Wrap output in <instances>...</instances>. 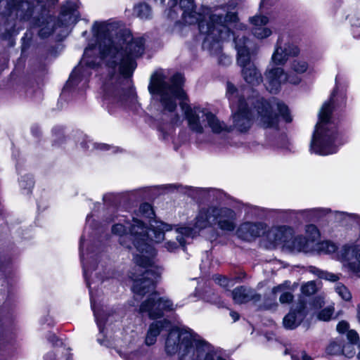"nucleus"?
<instances>
[{
  "mask_svg": "<svg viewBox=\"0 0 360 360\" xmlns=\"http://www.w3.org/2000/svg\"><path fill=\"white\" fill-rule=\"evenodd\" d=\"M343 266L353 273H360V244H347L337 253Z\"/></svg>",
  "mask_w": 360,
  "mask_h": 360,
  "instance_id": "15",
  "label": "nucleus"
},
{
  "mask_svg": "<svg viewBox=\"0 0 360 360\" xmlns=\"http://www.w3.org/2000/svg\"><path fill=\"white\" fill-rule=\"evenodd\" d=\"M347 339L349 340V343L354 344L356 342L359 338L358 334L354 330H349L347 334Z\"/></svg>",
  "mask_w": 360,
  "mask_h": 360,
  "instance_id": "39",
  "label": "nucleus"
},
{
  "mask_svg": "<svg viewBox=\"0 0 360 360\" xmlns=\"http://www.w3.org/2000/svg\"><path fill=\"white\" fill-rule=\"evenodd\" d=\"M237 51V63L241 68V73L245 81L255 86L262 82V77L255 64L251 61L250 45V41L244 35L238 34L234 37Z\"/></svg>",
  "mask_w": 360,
  "mask_h": 360,
  "instance_id": "10",
  "label": "nucleus"
},
{
  "mask_svg": "<svg viewBox=\"0 0 360 360\" xmlns=\"http://www.w3.org/2000/svg\"><path fill=\"white\" fill-rule=\"evenodd\" d=\"M182 18L188 25L198 22L199 30L205 35L202 47L212 54H219L221 51V42L229 38L230 26L238 20L235 12L230 11L226 6L205 8L202 14L194 12L193 0H180Z\"/></svg>",
  "mask_w": 360,
  "mask_h": 360,
  "instance_id": "4",
  "label": "nucleus"
},
{
  "mask_svg": "<svg viewBox=\"0 0 360 360\" xmlns=\"http://www.w3.org/2000/svg\"><path fill=\"white\" fill-rule=\"evenodd\" d=\"M170 13H172V11H170ZM169 15L170 18H173L172 13H169Z\"/></svg>",
  "mask_w": 360,
  "mask_h": 360,
  "instance_id": "50",
  "label": "nucleus"
},
{
  "mask_svg": "<svg viewBox=\"0 0 360 360\" xmlns=\"http://www.w3.org/2000/svg\"><path fill=\"white\" fill-rule=\"evenodd\" d=\"M119 23L112 20L96 21L91 27L92 38L85 49L78 67L71 73L67 86L77 84L101 60L108 74L101 90L103 104L109 109L124 108L137 110V99L129 77L136 68V58L144 50L143 37H134L128 30L118 31Z\"/></svg>",
  "mask_w": 360,
  "mask_h": 360,
  "instance_id": "1",
  "label": "nucleus"
},
{
  "mask_svg": "<svg viewBox=\"0 0 360 360\" xmlns=\"http://www.w3.org/2000/svg\"><path fill=\"white\" fill-rule=\"evenodd\" d=\"M20 7L22 8V9H27V13H26L25 14V15L22 17L23 20H28L30 19V16L32 14V12L30 11V4L28 2H22L20 5Z\"/></svg>",
  "mask_w": 360,
  "mask_h": 360,
  "instance_id": "38",
  "label": "nucleus"
},
{
  "mask_svg": "<svg viewBox=\"0 0 360 360\" xmlns=\"http://www.w3.org/2000/svg\"><path fill=\"white\" fill-rule=\"evenodd\" d=\"M214 281L217 284H219V285H221L224 288L229 287L230 285V283H231V281H230L226 278L223 277L221 276H216L214 277Z\"/></svg>",
  "mask_w": 360,
  "mask_h": 360,
  "instance_id": "37",
  "label": "nucleus"
},
{
  "mask_svg": "<svg viewBox=\"0 0 360 360\" xmlns=\"http://www.w3.org/2000/svg\"><path fill=\"white\" fill-rule=\"evenodd\" d=\"M257 110V121L264 128L276 127L278 123V117L274 111L277 110L279 115L286 122L291 121L289 116L288 107L281 103H270L264 100H257V105L255 106Z\"/></svg>",
  "mask_w": 360,
  "mask_h": 360,
  "instance_id": "11",
  "label": "nucleus"
},
{
  "mask_svg": "<svg viewBox=\"0 0 360 360\" xmlns=\"http://www.w3.org/2000/svg\"><path fill=\"white\" fill-rule=\"evenodd\" d=\"M175 305L167 297H160L157 292L150 293L140 304L139 311L155 319L164 315L165 311L175 310Z\"/></svg>",
  "mask_w": 360,
  "mask_h": 360,
  "instance_id": "13",
  "label": "nucleus"
},
{
  "mask_svg": "<svg viewBox=\"0 0 360 360\" xmlns=\"http://www.w3.org/2000/svg\"><path fill=\"white\" fill-rule=\"evenodd\" d=\"M225 59L227 60V62H230V59L228 57H225Z\"/></svg>",
  "mask_w": 360,
  "mask_h": 360,
  "instance_id": "48",
  "label": "nucleus"
},
{
  "mask_svg": "<svg viewBox=\"0 0 360 360\" xmlns=\"http://www.w3.org/2000/svg\"><path fill=\"white\" fill-rule=\"evenodd\" d=\"M144 224L131 214H120L112 227V233L120 236V243L132 252L136 266L131 278L135 296L152 292L162 273V269L154 265L156 252L148 243L149 239L155 243L165 240L164 247L173 252L198 233L195 231L194 224L193 228L185 226L173 229L169 224L153 220L148 231Z\"/></svg>",
  "mask_w": 360,
  "mask_h": 360,
  "instance_id": "2",
  "label": "nucleus"
},
{
  "mask_svg": "<svg viewBox=\"0 0 360 360\" xmlns=\"http://www.w3.org/2000/svg\"><path fill=\"white\" fill-rule=\"evenodd\" d=\"M324 304L323 298L318 297L309 303L300 302L297 304L290 312L283 318V324L286 329L297 328L307 316H312L316 311Z\"/></svg>",
  "mask_w": 360,
  "mask_h": 360,
  "instance_id": "12",
  "label": "nucleus"
},
{
  "mask_svg": "<svg viewBox=\"0 0 360 360\" xmlns=\"http://www.w3.org/2000/svg\"><path fill=\"white\" fill-rule=\"evenodd\" d=\"M317 250L326 254H330L336 251L337 246L334 243L326 240L318 244Z\"/></svg>",
  "mask_w": 360,
  "mask_h": 360,
  "instance_id": "28",
  "label": "nucleus"
},
{
  "mask_svg": "<svg viewBox=\"0 0 360 360\" xmlns=\"http://www.w3.org/2000/svg\"><path fill=\"white\" fill-rule=\"evenodd\" d=\"M300 53V49L290 42L287 36H280L275 45L274 51L271 58V63L276 65H283L290 56H296Z\"/></svg>",
  "mask_w": 360,
  "mask_h": 360,
  "instance_id": "14",
  "label": "nucleus"
},
{
  "mask_svg": "<svg viewBox=\"0 0 360 360\" xmlns=\"http://www.w3.org/2000/svg\"><path fill=\"white\" fill-rule=\"evenodd\" d=\"M184 78L176 73L169 77L163 71L155 72L150 78L149 92L159 99L165 113H171V122L178 124L180 117L174 112L176 100L180 101L181 108L184 113L188 128L197 134H202L207 127L215 134L229 131L233 128L240 132L248 131L252 124V115L248 103L244 101L236 86L227 82L226 96L231 110L232 126H227L209 109L200 106H190L184 101L186 98L182 89Z\"/></svg>",
  "mask_w": 360,
  "mask_h": 360,
  "instance_id": "3",
  "label": "nucleus"
},
{
  "mask_svg": "<svg viewBox=\"0 0 360 360\" xmlns=\"http://www.w3.org/2000/svg\"><path fill=\"white\" fill-rule=\"evenodd\" d=\"M139 213L141 216L150 219L154 215L151 205L148 203H143L139 207Z\"/></svg>",
  "mask_w": 360,
  "mask_h": 360,
  "instance_id": "32",
  "label": "nucleus"
},
{
  "mask_svg": "<svg viewBox=\"0 0 360 360\" xmlns=\"http://www.w3.org/2000/svg\"><path fill=\"white\" fill-rule=\"evenodd\" d=\"M165 351L170 355L178 353L179 360H225L197 334L178 328L169 333L165 341Z\"/></svg>",
  "mask_w": 360,
  "mask_h": 360,
  "instance_id": "6",
  "label": "nucleus"
},
{
  "mask_svg": "<svg viewBox=\"0 0 360 360\" xmlns=\"http://www.w3.org/2000/svg\"><path fill=\"white\" fill-rule=\"evenodd\" d=\"M289 286L290 283L285 282L284 283L278 285L272 289V293L274 295H276L278 292H281L279 297V301L281 304L290 303L293 299L292 293L286 291Z\"/></svg>",
  "mask_w": 360,
  "mask_h": 360,
  "instance_id": "25",
  "label": "nucleus"
},
{
  "mask_svg": "<svg viewBox=\"0 0 360 360\" xmlns=\"http://www.w3.org/2000/svg\"><path fill=\"white\" fill-rule=\"evenodd\" d=\"M307 69V62L300 59L290 63V70L295 74H287L281 67H269L265 72L264 86L270 93H277L285 82L298 84L301 82L299 75L304 73Z\"/></svg>",
  "mask_w": 360,
  "mask_h": 360,
  "instance_id": "9",
  "label": "nucleus"
},
{
  "mask_svg": "<svg viewBox=\"0 0 360 360\" xmlns=\"http://www.w3.org/2000/svg\"><path fill=\"white\" fill-rule=\"evenodd\" d=\"M266 224L262 222H244L242 223L237 229V235L239 238L249 240L256 237H259L264 233L266 229Z\"/></svg>",
  "mask_w": 360,
  "mask_h": 360,
  "instance_id": "19",
  "label": "nucleus"
},
{
  "mask_svg": "<svg viewBox=\"0 0 360 360\" xmlns=\"http://www.w3.org/2000/svg\"><path fill=\"white\" fill-rule=\"evenodd\" d=\"M51 338H52V340H53L54 339H56V338L55 335H52V336H51Z\"/></svg>",
  "mask_w": 360,
  "mask_h": 360,
  "instance_id": "49",
  "label": "nucleus"
},
{
  "mask_svg": "<svg viewBox=\"0 0 360 360\" xmlns=\"http://www.w3.org/2000/svg\"><path fill=\"white\" fill-rule=\"evenodd\" d=\"M305 234L307 241L311 242V248L314 250L315 242L320 238V232L318 228L314 224H308L305 226Z\"/></svg>",
  "mask_w": 360,
  "mask_h": 360,
  "instance_id": "26",
  "label": "nucleus"
},
{
  "mask_svg": "<svg viewBox=\"0 0 360 360\" xmlns=\"http://www.w3.org/2000/svg\"><path fill=\"white\" fill-rule=\"evenodd\" d=\"M66 360H71L70 357H68Z\"/></svg>",
  "mask_w": 360,
  "mask_h": 360,
  "instance_id": "52",
  "label": "nucleus"
},
{
  "mask_svg": "<svg viewBox=\"0 0 360 360\" xmlns=\"http://www.w3.org/2000/svg\"><path fill=\"white\" fill-rule=\"evenodd\" d=\"M169 322L167 320L154 321L148 328L147 331L145 343L148 346H151L156 342L157 338L160 335L163 328H167Z\"/></svg>",
  "mask_w": 360,
  "mask_h": 360,
  "instance_id": "22",
  "label": "nucleus"
},
{
  "mask_svg": "<svg viewBox=\"0 0 360 360\" xmlns=\"http://www.w3.org/2000/svg\"><path fill=\"white\" fill-rule=\"evenodd\" d=\"M79 17L76 4L67 2L62 6L57 21L52 16L42 15L34 26L39 28V34L41 37H46L58 30H60L58 35L62 37L68 33L69 30L77 22Z\"/></svg>",
  "mask_w": 360,
  "mask_h": 360,
  "instance_id": "7",
  "label": "nucleus"
},
{
  "mask_svg": "<svg viewBox=\"0 0 360 360\" xmlns=\"http://www.w3.org/2000/svg\"><path fill=\"white\" fill-rule=\"evenodd\" d=\"M80 146L87 150H110L112 153H115L119 150V148L114 146H110L105 143H98L93 142L89 137L84 136L83 140L80 142Z\"/></svg>",
  "mask_w": 360,
  "mask_h": 360,
  "instance_id": "24",
  "label": "nucleus"
},
{
  "mask_svg": "<svg viewBox=\"0 0 360 360\" xmlns=\"http://www.w3.org/2000/svg\"><path fill=\"white\" fill-rule=\"evenodd\" d=\"M293 233L294 230L290 226H277L268 230L266 238L273 246H281L285 249L286 243L292 238Z\"/></svg>",
  "mask_w": 360,
  "mask_h": 360,
  "instance_id": "18",
  "label": "nucleus"
},
{
  "mask_svg": "<svg viewBox=\"0 0 360 360\" xmlns=\"http://www.w3.org/2000/svg\"><path fill=\"white\" fill-rule=\"evenodd\" d=\"M286 250L291 252H308L312 251L311 242L307 241L306 238L302 236H294L289 239L286 243Z\"/></svg>",
  "mask_w": 360,
  "mask_h": 360,
  "instance_id": "21",
  "label": "nucleus"
},
{
  "mask_svg": "<svg viewBox=\"0 0 360 360\" xmlns=\"http://www.w3.org/2000/svg\"><path fill=\"white\" fill-rule=\"evenodd\" d=\"M319 276L322 278L330 281H336L339 279V276L338 274H334L333 273H330L328 271L318 270Z\"/></svg>",
  "mask_w": 360,
  "mask_h": 360,
  "instance_id": "35",
  "label": "nucleus"
},
{
  "mask_svg": "<svg viewBox=\"0 0 360 360\" xmlns=\"http://www.w3.org/2000/svg\"><path fill=\"white\" fill-rule=\"evenodd\" d=\"M335 292L344 300L348 301L352 298L351 292L342 284L338 283L335 286Z\"/></svg>",
  "mask_w": 360,
  "mask_h": 360,
  "instance_id": "31",
  "label": "nucleus"
},
{
  "mask_svg": "<svg viewBox=\"0 0 360 360\" xmlns=\"http://www.w3.org/2000/svg\"><path fill=\"white\" fill-rule=\"evenodd\" d=\"M176 2H177V0H169V4H170V5L172 6H176Z\"/></svg>",
  "mask_w": 360,
  "mask_h": 360,
  "instance_id": "44",
  "label": "nucleus"
},
{
  "mask_svg": "<svg viewBox=\"0 0 360 360\" xmlns=\"http://www.w3.org/2000/svg\"><path fill=\"white\" fill-rule=\"evenodd\" d=\"M86 244V240L84 236H82L79 242V251H80V258L81 262L83 265L84 275L86 281V284L89 288V293L91 296V308L94 311V316L99 328L100 333L103 332V315L101 314V309L97 306L96 301L93 297L92 291H91V284L92 283L90 281L89 278V274L91 271V266L89 265L88 262L85 261V253L84 252V248Z\"/></svg>",
  "mask_w": 360,
  "mask_h": 360,
  "instance_id": "17",
  "label": "nucleus"
},
{
  "mask_svg": "<svg viewBox=\"0 0 360 360\" xmlns=\"http://www.w3.org/2000/svg\"><path fill=\"white\" fill-rule=\"evenodd\" d=\"M250 22L252 25V32L257 39H265L271 34V30L266 26L269 22L267 17L255 15L250 19Z\"/></svg>",
  "mask_w": 360,
  "mask_h": 360,
  "instance_id": "20",
  "label": "nucleus"
},
{
  "mask_svg": "<svg viewBox=\"0 0 360 360\" xmlns=\"http://www.w3.org/2000/svg\"><path fill=\"white\" fill-rule=\"evenodd\" d=\"M342 353L347 357H352L355 354L354 344L346 343L342 346Z\"/></svg>",
  "mask_w": 360,
  "mask_h": 360,
  "instance_id": "34",
  "label": "nucleus"
},
{
  "mask_svg": "<svg viewBox=\"0 0 360 360\" xmlns=\"http://www.w3.org/2000/svg\"><path fill=\"white\" fill-rule=\"evenodd\" d=\"M330 212L326 208L316 207L307 210H281L279 216L285 221L299 220L302 219L307 221L318 220Z\"/></svg>",
  "mask_w": 360,
  "mask_h": 360,
  "instance_id": "16",
  "label": "nucleus"
},
{
  "mask_svg": "<svg viewBox=\"0 0 360 360\" xmlns=\"http://www.w3.org/2000/svg\"><path fill=\"white\" fill-rule=\"evenodd\" d=\"M20 184L21 187H22L24 188H28V189H30L33 186V184H34L32 179L30 176L27 177L26 184H24V182L22 181H21Z\"/></svg>",
  "mask_w": 360,
  "mask_h": 360,
  "instance_id": "42",
  "label": "nucleus"
},
{
  "mask_svg": "<svg viewBox=\"0 0 360 360\" xmlns=\"http://www.w3.org/2000/svg\"><path fill=\"white\" fill-rule=\"evenodd\" d=\"M248 101H249V103H252V102L250 101V98L248 99Z\"/></svg>",
  "mask_w": 360,
  "mask_h": 360,
  "instance_id": "53",
  "label": "nucleus"
},
{
  "mask_svg": "<svg viewBox=\"0 0 360 360\" xmlns=\"http://www.w3.org/2000/svg\"><path fill=\"white\" fill-rule=\"evenodd\" d=\"M237 217L235 211L228 207H210L201 209L195 219V231L216 224L225 232L233 231L236 227Z\"/></svg>",
  "mask_w": 360,
  "mask_h": 360,
  "instance_id": "8",
  "label": "nucleus"
},
{
  "mask_svg": "<svg viewBox=\"0 0 360 360\" xmlns=\"http://www.w3.org/2000/svg\"><path fill=\"white\" fill-rule=\"evenodd\" d=\"M293 360H313L305 352H302L300 355L292 356Z\"/></svg>",
  "mask_w": 360,
  "mask_h": 360,
  "instance_id": "41",
  "label": "nucleus"
},
{
  "mask_svg": "<svg viewBox=\"0 0 360 360\" xmlns=\"http://www.w3.org/2000/svg\"><path fill=\"white\" fill-rule=\"evenodd\" d=\"M232 297L236 303L243 304L253 299L254 292L250 288L241 286L233 290Z\"/></svg>",
  "mask_w": 360,
  "mask_h": 360,
  "instance_id": "23",
  "label": "nucleus"
},
{
  "mask_svg": "<svg viewBox=\"0 0 360 360\" xmlns=\"http://www.w3.org/2000/svg\"><path fill=\"white\" fill-rule=\"evenodd\" d=\"M230 316L234 321H236L239 319V314L236 311H231Z\"/></svg>",
  "mask_w": 360,
  "mask_h": 360,
  "instance_id": "43",
  "label": "nucleus"
},
{
  "mask_svg": "<svg viewBox=\"0 0 360 360\" xmlns=\"http://www.w3.org/2000/svg\"><path fill=\"white\" fill-rule=\"evenodd\" d=\"M301 290L302 294L307 296L311 295L314 294L316 290V284L313 281L307 282L302 286Z\"/></svg>",
  "mask_w": 360,
  "mask_h": 360,
  "instance_id": "33",
  "label": "nucleus"
},
{
  "mask_svg": "<svg viewBox=\"0 0 360 360\" xmlns=\"http://www.w3.org/2000/svg\"><path fill=\"white\" fill-rule=\"evenodd\" d=\"M86 34V32L85 31V32H84L82 33V35H83V36H84Z\"/></svg>",
  "mask_w": 360,
  "mask_h": 360,
  "instance_id": "51",
  "label": "nucleus"
},
{
  "mask_svg": "<svg viewBox=\"0 0 360 360\" xmlns=\"http://www.w3.org/2000/svg\"><path fill=\"white\" fill-rule=\"evenodd\" d=\"M335 217L339 221L343 222L344 221H355L357 223L359 222V217L356 214H353L336 212L335 213Z\"/></svg>",
  "mask_w": 360,
  "mask_h": 360,
  "instance_id": "29",
  "label": "nucleus"
},
{
  "mask_svg": "<svg viewBox=\"0 0 360 360\" xmlns=\"http://www.w3.org/2000/svg\"><path fill=\"white\" fill-rule=\"evenodd\" d=\"M345 95L338 94L335 89L329 100L323 104L310 145L312 153L320 155H331L335 153L343 143L331 122L330 114L335 103L339 106L345 104Z\"/></svg>",
  "mask_w": 360,
  "mask_h": 360,
  "instance_id": "5",
  "label": "nucleus"
},
{
  "mask_svg": "<svg viewBox=\"0 0 360 360\" xmlns=\"http://www.w3.org/2000/svg\"><path fill=\"white\" fill-rule=\"evenodd\" d=\"M101 314L103 315V325L104 323H105V318H104V316H106V314H103V310H101Z\"/></svg>",
  "mask_w": 360,
  "mask_h": 360,
  "instance_id": "46",
  "label": "nucleus"
},
{
  "mask_svg": "<svg viewBox=\"0 0 360 360\" xmlns=\"http://www.w3.org/2000/svg\"><path fill=\"white\" fill-rule=\"evenodd\" d=\"M327 352L330 354H338L342 353V345L337 342H331L327 347Z\"/></svg>",
  "mask_w": 360,
  "mask_h": 360,
  "instance_id": "36",
  "label": "nucleus"
},
{
  "mask_svg": "<svg viewBox=\"0 0 360 360\" xmlns=\"http://www.w3.org/2000/svg\"><path fill=\"white\" fill-rule=\"evenodd\" d=\"M357 319L359 322L360 323V305L358 307L357 309Z\"/></svg>",
  "mask_w": 360,
  "mask_h": 360,
  "instance_id": "45",
  "label": "nucleus"
},
{
  "mask_svg": "<svg viewBox=\"0 0 360 360\" xmlns=\"http://www.w3.org/2000/svg\"><path fill=\"white\" fill-rule=\"evenodd\" d=\"M349 328V324L347 322L342 321L338 323L337 325V330L340 333H344Z\"/></svg>",
  "mask_w": 360,
  "mask_h": 360,
  "instance_id": "40",
  "label": "nucleus"
},
{
  "mask_svg": "<svg viewBox=\"0 0 360 360\" xmlns=\"http://www.w3.org/2000/svg\"><path fill=\"white\" fill-rule=\"evenodd\" d=\"M254 210H255L256 212H259L262 211V209L258 208V207H254Z\"/></svg>",
  "mask_w": 360,
  "mask_h": 360,
  "instance_id": "47",
  "label": "nucleus"
},
{
  "mask_svg": "<svg viewBox=\"0 0 360 360\" xmlns=\"http://www.w3.org/2000/svg\"><path fill=\"white\" fill-rule=\"evenodd\" d=\"M134 13L141 19H148L151 15V10L148 4H140L134 6Z\"/></svg>",
  "mask_w": 360,
  "mask_h": 360,
  "instance_id": "27",
  "label": "nucleus"
},
{
  "mask_svg": "<svg viewBox=\"0 0 360 360\" xmlns=\"http://www.w3.org/2000/svg\"><path fill=\"white\" fill-rule=\"evenodd\" d=\"M333 313L334 307L333 306H329L321 310L317 314V319L320 321H328L332 318Z\"/></svg>",
  "mask_w": 360,
  "mask_h": 360,
  "instance_id": "30",
  "label": "nucleus"
}]
</instances>
